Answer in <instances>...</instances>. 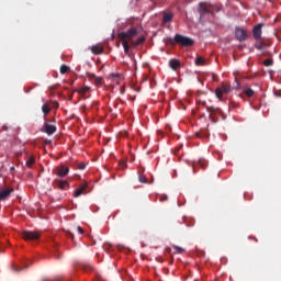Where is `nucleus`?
Masks as SVG:
<instances>
[{"label":"nucleus","instance_id":"obj_35","mask_svg":"<svg viewBox=\"0 0 281 281\" xmlns=\"http://www.w3.org/2000/svg\"><path fill=\"white\" fill-rule=\"evenodd\" d=\"M77 232L78 234H81V235L85 234V231L80 226L77 227Z\"/></svg>","mask_w":281,"mask_h":281},{"label":"nucleus","instance_id":"obj_30","mask_svg":"<svg viewBox=\"0 0 281 281\" xmlns=\"http://www.w3.org/2000/svg\"><path fill=\"white\" fill-rule=\"evenodd\" d=\"M87 77L90 79V80H95V74H91V72H87Z\"/></svg>","mask_w":281,"mask_h":281},{"label":"nucleus","instance_id":"obj_1","mask_svg":"<svg viewBox=\"0 0 281 281\" xmlns=\"http://www.w3.org/2000/svg\"><path fill=\"white\" fill-rule=\"evenodd\" d=\"M214 12H221V9L217 7H214L212 4H207L205 2H201L200 3V21L201 23H205V21H207V16H212V14H214Z\"/></svg>","mask_w":281,"mask_h":281},{"label":"nucleus","instance_id":"obj_28","mask_svg":"<svg viewBox=\"0 0 281 281\" xmlns=\"http://www.w3.org/2000/svg\"><path fill=\"white\" fill-rule=\"evenodd\" d=\"M173 249H175V254H183L186 251V249L179 246H173Z\"/></svg>","mask_w":281,"mask_h":281},{"label":"nucleus","instance_id":"obj_6","mask_svg":"<svg viewBox=\"0 0 281 281\" xmlns=\"http://www.w3.org/2000/svg\"><path fill=\"white\" fill-rule=\"evenodd\" d=\"M247 31L240 26L235 27V38L239 41V43H243L247 41Z\"/></svg>","mask_w":281,"mask_h":281},{"label":"nucleus","instance_id":"obj_24","mask_svg":"<svg viewBox=\"0 0 281 281\" xmlns=\"http://www.w3.org/2000/svg\"><path fill=\"white\" fill-rule=\"evenodd\" d=\"M245 94L247 95V98H254V94H255L254 89L246 88L245 89Z\"/></svg>","mask_w":281,"mask_h":281},{"label":"nucleus","instance_id":"obj_45","mask_svg":"<svg viewBox=\"0 0 281 281\" xmlns=\"http://www.w3.org/2000/svg\"><path fill=\"white\" fill-rule=\"evenodd\" d=\"M114 106L117 108V103H115Z\"/></svg>","mask_w":281,"mask_h":281},{"label":"nucleus","instance_id":"obj_42","mask_svg":"<svg viewBox=\"0 0 281 281\" xmlns=\"http://www.w3.org/2000/svg\"><path fill=\"white\" fill-rule=\"evenodd\" d=\"M121 93H124V88L121 89Z\"/></svg>","mask_w":281,"mask_h":281},{"label":"nucleus","instance_id":"obj_15","mask_svg":"<svg viewBox=\"0 0 281 281\" xmlns=\"http://www.w3.org/2000/svg\"><path fill=\"white\" fill-rule=\"evenodd\" d=\"M87 183L81 184L74 193L75 198L81 196V194L85 193V190H87Z\"/></svg>","mask_w":281,"mask_h":281},{"label":"nucleus","instance_id":"obj_27","mask_svg":"<svg viewBox=\"0 0 281 281\" xmlns=\"http://www.w3.org/2000/svg\"><path fill=\"white\" fill-rule=\"evenodd\" d=\"M265 67H271L273 66V59L268 58L263 61Z\"/></svg>","mask_w":281,"mask_h":281},{"label":"nucleus","instance_id":"obj_2","mask_svg":"<svg viewBox=\"0 0 281 281\" xmlns=\"http://www.w3.org/2000/svg\"><path fill=\"white\" fill-rule=\"evenodd\" d=\"M173 43H177L182 47H192V45H194V40L183 36L181 34H176L173 37Z\"/></svg>","mask_w":281,"mask_h":281},{"label":"nucleus","instance_id":"obj_29","mask_svg":"<svg viewBox=\"0 0 281 281\" xmlns=\"http://www.w3.org/2000/svg\"><path fill=\"white\" fill-rule=\"evenodd\" d=\"M102 80H103L102 77H95V78H94V85H95L97 87H100V85H102Z\"/></svg>","mask_w":281,"mask_h":281},{"label":"nucleus","instance_id":"obj_44","mask_svg":"<svg viewBox=\"0 0 281 281\" xmlns=\"http://www.w3.org/2000/svg\"><path fill=\"white\" fill-rule=\"evenodd\" d=\"M171 45H175V42L171 41Z\"/></svg>","mask_w":281,"mask_h":281},{"label":"nucleus","instance_id":"obj_31","mask_svg":"<svg viewBox=\"0 0 281 281\" xmlns=\"http://www.w3.org/2000/svg\"><path fill=\"white\" fill-rule=\"evenodd\" d=\"M199 166H201V168H206L207 162L205 160H200Z\"/></svg>","mask_w":281,"mask_h":281},{"label":"nucleus","instance_id":"obj_17","mask_svg":"<svg viewBox=\"0 0 281 281\" xmlns=\"http://www.w3.org/2000/svg\"><path fill=\"white\" fill-rule=\"evenodd\" d=\"M256 49H267L269 47V44H266L262 41H259L255 44Z\"/></svg>","mask_w":281,"mask_h":281},{"label":"nucleus","instance_id":"obj_7","mask_svg":"<svg viewBox=\"0 0 281 281\" xmlns=\"http://www.w3.org/2000/svg\"><path fill=\"white\" fill-rule=\"evenodd\" d=\"M265 26L263 23H259L254 26L252 29V36L255 41H260L262 38V27Z\"/></svg>","mask_w":281,"mask_h":281},{"label":"nucleus","instance_id":"obj_47","mask_svg":"<svg viewBox=\"0 0 281 281\" xmlns=\"http://www.w3.org/2000/svg\"><path fill=\"white\" fill-rule=\"evenodd\" d=\"M56 106H58V102H56Z\"/></svg>","mask_w":281,"mask_h":281},{"label":"nucleus","instance_id":"obj_32","mask_svg":"<svg viewBox=\"0 0 281 281\" xmlns=\"http://www.w3.org/2000/svg\"><path fill=\"white\" fill-rule=\"evenodd\" d=\"M85 168H87V165L85 162H80L78 165V170H85Z\"/></svg>","mask_w":281,"mask_h":281},{"label":"nucleus","instance_id":"obj_41","mask_svg":"<svg viewBox=\"0 0 281 281\" xmlns=\"http://www.w3.org/2000/svg\"><path fill=\"white\" fill-rule=\"evenodd\" d=\"M14 271H21V269H19V268H15V269H14Z\"/></svg>","mask_w":281,"mask_h":281},{"label":"nucleus","instance_id":"obj_12","mask_svg":"<svg viewBox=\"0 0 281 281\" xmlns=\"http://www.w3.org/2000/svg\"><path fill=\"white\" fill-rule=\"evenodd\" d=\"M206 111L211 114L210 117H214V115H221L223 111L218 108L206 106Z\"/></svg>","mask_w":281,"mask_h":281},{"label":"nucleus","instance_id":"obj_25","mask_svg":"<svg viewBox=\"0 0 281 281\" xmlns=\"http://www.w3.org/2000/svg\"><path fill=\"white\" fill-rule=\"evenodd\" d=\"M144 41H146V38L140 37V38L136 40L135 42H133V46L137 47V45H142L144 43Z\"/></svg>","mask_w":281,"mask_h":281},{"label":"nucleus","instance_id":"obj_43","mask_svg":"<svg viewBox=\"0 0 281 281\" xmlns=\"http://www.w3.org/2000/svg\"><path fill=\"white\" fill-rule=\"evenodd\" d=\"M10 170H14V167H11Z\"/></svg>","mask_w":281,"mask_h":281},{"label":"nucleus","instance_id":"obj_3","mask_svg":"<svg viewBox=\"0 0 281 281\" xmlns=\"http://www.w3.org/2000/svg\"><path fill=\"white\" fill-rule=\"evenodd\" d=\"M137 36V29L132 27L127 32H121L117 34V37L120 41H125L128 43V41H133Z\"/></svg>","mask_w":281,"mask_h":281},{"label":"nucleus","instance_id":"obj_36","mask_svg":"<svg viewBox=\"0 0 281 281\" xmlns=\"http://www.w3.org/2000/svg\"><path fill=\"white\" fill-rule=\"evenodd\" d=\"M54 281H63V277L61 276H57V277H55Z\"/></svg>","mask_w":281,"mask_h":281},{"label":"nucleus","instance_id":"obj_38","mask_svg":"<svg viewBox=\"0 0 281 281\" xmlns=\"http://www.w3.org/2000/svg\"><path fill=\"white\" fill-rule=\"evenodd\" d=\"M195 136H196V137H201V133H199V132L195 133Z\"/></svg>","mask_w":281,"mask_h":281},{"label":"nucleus","instance_id":"obj_21","mask_svg":"<svg viewBox=\"0 0 281 281\" xmlns=\"http://www.w3.org/2000/svg\"><path fill=\"white\" fill-rule=\"evenodd\" d=\"M121 43L123 45L125 54H128V50L131 49V47L128 46V42H126V40H121Z\"/></svg>","mask_w":281,"mask_h":281},{"label":"nucleus","instance_id":"obj_34","mask_svg":"<svg viewBox=\"0 0 281 281\" xmlns=\"http://www.w3.org/2000/svg\"><path fill=\"white\" fill-rule=\"evenodd\" d=\"M235 83L234 89H240V82H238V79H235Z\"/></svg>","mask_w":281,"mask_h":281},{"label":"nucleus","instance_id":"obj_20","mask_svg":"<svg viewBox=\"0 0 281 281\" xmlns=\"http://www.w3.org/2000/svg\"><path fill=\"white\" fill-rule=\"evenodd\" d=\"M89 91H91V88L86 86V87L79 88L77 90V93H80L81 95H85V93H87Z\"/></svg>","mask_w":281,"mask_h":281},{"label":"nucleus","instance_id":"obj_26","mask_svg":"<svg viewBox=\"0 0 281 281\" xmlns=\"http://www.w3.org/2000/svg\"><path fill=\"white\" fill-rule=\"evenodd\" d=\"M69 71V66L67 65H61L60 66V74L65 75Z\"/></svg>","mask_w":281,"mask_h":281},{"label":"nucleus","instance_id":"obj_14","mask_svg":"<svg viewBox=\"0 0 281 281\" xmlns=\"http://www.w3.org/2000/svg\"><path fill=\"white\" fill-rule=\"evenodd\" d=\"M169 66L171 67V69H173V71H177V69L181 67V61H179V59H170Z\"/></svg>","mask_w":281,"mask_h":281},{"label":"nucleus","instance_id":"obj_46","mask_svg":"<svg viewBox=\"0 0 281 281\" xmlns=\"http://www.w3.org/2000/svg\"><path fill=\"white\" fill-rule=\"evenodd\" d=\"M276 95H280L278 92H276Z\"/></svg>","mask_w":281,"mask_h":281},{"label":"nucleus","instance_id":"obj_23","mask_svg":"<svg viewBox=\"0 0 281 281\" xmlns=\"http://www.w3.org/2000/svg\"><path fill=\"white\" fill-rule=\"evenodd\" d=\"M195 65L198 67H201L202 65H205V59L203 57H196L195 58Z\"/></svg>","mask_w":281,"mask_h":281},{"label":"nucleus","instance_id":"obj_33","mask_svg":"<svg viewBox=\"0 0 281 281\" xmlns=\"http://www.w3.org/2000/svg\"><path fill=\"white\" fill-rule=\"evenodd\" d=\"M138 180L140 181V183H146L147 181L146 176H139Z\"/></svg>","mask_w":281,"mask_h":281},{"label":"nucleus","instance_id":"obj_4","mask_svg":"<svg viewBox=\"0 0 281 281\" xmlns=\"http://www.w3.org/2000/svg\"><path fill=\"white\" fill-rule=\"evenodd\" d=\"M228 93H232V86L228 83H222L221 87L215 89V95L218 100H223V95H227Z\"/></svg>","mask_w":281,"mask_h":281},{"label":"nucleus","instance_id":"obj_18","mask_svg":"<svg viewBox=\"0 0 281 281\" xmlns=\"http://www.w3.org/2000/svg\"><path fill=\"white\" fill-rule=\"evenodd\" d=\"M52 109L49 108V104L45 103L42 106V113H44V117H47V115H49Z\"/></svg>","mask_w":281,"mask_h":281},{"label":"nucleus","instance_id":"obj_9","mask_svg":"<svg viewBox=\"0 0 281 281\" xmlns=\"http://www.w3.org/2000/svg\"><path fill=\"white\" fill-rule=\"evenodd\" d=\"M56 176L57 177H67V175H69V169L68 167H65V166H58L56 167Z\"/></svg>","mask_w":281,"mask_h":281},{"label":"nucleus","instance_id":"obj_10","mask_svg":"<svg viewBox=\"0 0 281 281\" xmlns=\"http://www.w3.org/2000/svg\"><path fill=\"white\" fill-rule=\"evenodd\" d=\"M55 184L59 190H69V182L67 180L55 179Z\"/></svg>","mask_w":281,"mask_h":281},{"label":"nucleus","instance_id":"obj_19","mask_svg":"<svg viewBox=\"0 0 281 281\" xmlns=\"http://www.w3.org/2000/svg\"><path fill=\"white\" fill-rule=\"evenodd\" d=\"M81 269H83L86 271V273H89V271H91L93 269V266H91V263H89V262H83V263H81Z\"/></svg>","mask_w":281,"mask_h":281},{"label":"nucleus","instance_id":"obj_40","mask_svg":"<svg viewBox=\"0 0 281 281\" xmlns=\"http://www.w3.org/2000/svg\"><path fill=\"white\" fill-rule=\"evenodd\" d=\"M69 236H71V238H74V234L72 233H69Z\"/></svg>","mask_w":281,"mask_h":281},{"label":"nucleus","instance_id":"obj_8","mask_svg":"<svg viewBox=\"0 0 281 281\" xmlns=\"http://www.w3.org/2000/svg\"><path fill=\"white\" fill-rule=\"evenodd\" d=\"M46 135H54L56 133V125L52 124V121H48L44 124Z\"/></svg>","mask_w":281,"mask_h":281},{"label":"nucleus","instance_id":"obj_22","mask_svg":"<svg viewBox=\"0 0 281 281\" xmlns=\"http://www.w3.org/2000/svg\"><path fill=\"white\" fill-rule=\"evenodd\" d=\"M34 164H36V158L34 157H30L27 160H26V166L27 168H32V166H34Z\"/></svg>","mask_w":281,"mask_h":281},{"label":"nucleus","instance_id":"obj_13","mask_svg":"<svg viewBox=\"0 0 281 281\" xmlns=\"http://www.w3.org/2000/svg\"><path fill=\"white\" fill-rule=\"evenodd\" d=\"M90 50L92 52V54H102L104 52V46H102V44H97L94 46L90 47Z\"/></svg>","mask_w":281,"mask_h":281},{"label":"nucleus","instance_id":"obj_11","mask_svg":"<svg viewBox=\"0 0 281 281\" xmlns=\"http://www.w3.org/2000/svg\"><path fill=\"white\" fill-rule=\"evenodd\" d=\"M12 192H14V189H11V188L2 189L0 191V201H5V199H8L10 194H12Z\"/></svg>","mask_w":281,"mask_h":281},{"label":"nucleus","instance_id":"obj_16","mask_svg":"<svg viewBox=\"0 0 281 281\" xmlns=\"http://www.w3.org/2000/svg\"><path fill=\"white\" fill-rule=\"evenodd\" d=\"M175 14L172 13H164V18H162V23L166 24V23H170L173 19Z\"/></svg>","mask_w":281,"mask_h":281},{"label":"nucleus","instance_id":"obj_39","mask_svg":"<svg viewBox=\"0 0 281 281\" xmlns=\"http://www.w3.org/2000/svg\"><path fill=\"white\" fill-rule=\"evenodd\" d=\"M114 78H119L120 77V75H112Z\"/></svg>","mask_w":281,"mask_h":281},{"label":"nucleus","instance_id":"obj_5","mask_svg":"<svg viewBox=\"0 0 281 281\" xmlns=\"http://www.w3.org/2000/svg\"><path fill=\"white\" fill-rule=\"evenodd\" d=\"M22 238L24 240H38V238H41V232L24 231L22 232Z\"/></svg>","mask_w":281,"mask_h":281},{"label":"nucleus","instance_id":"obj_37","mask_svg":"<svg viewBox=\"0 0 281 281\" xmlns=\"http://www.w3.org/2000/svg\"><path fill=\"white\" fill-rule=\"evenodd\" d=\"M120 166H121V168L126 167V161L122 160V161L120 162Z\"/></svg>","mask_w":281,"mask_h":281}]
</instances>
